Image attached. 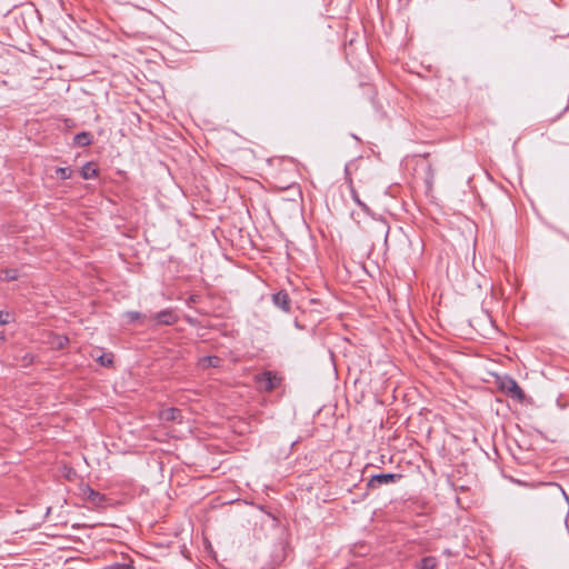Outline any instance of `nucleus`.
<instances>
[{"instance_id": "18", "label": "nucleus", "mask_w": 569, "mask_h": 569, "mask_svg": "<svg viewBox=\"0 0 569 569\" xmlns=\"http://www.w3.org/2000/svg\"><path fill=\"white\" fill-rule=\"evenodd\" d=\"M6 340V337L2 332H0V343L3 342Z\"/></svg>"}, {"instance_id": "8", "label": "nucleus", "mask_w": 569, "mask_h": 569, "mask_svg": "<svg viewBox=\"0 0 569 569\" xmlns=\"http://www.w3.org/2000/svg\"><path fill=\"white\" fill-rule=\"evenodd\" d=\"M156 320L159 323L170 325L174 321V316L170 311H162L156 316Z\"/></svg>"}, {"instance_id": "4", "label": "nucleus", "mask_w": 569, "mask_h": 569, "mask_svg": "<svg viewBox=\"0 0 569 569\" xmlns=\"http://www.w3.org/2000/svg\"><path fill=\"white\" fill-rule=\"evenodd\" d=\"M159 416L162 421H174L179 418L180 411L176 408H166L160 411Z\"/></svg>"}, {"instance_id": "6", "label": "nucleus", "mask_w": 569, "mask_h": 569, "mask_svg": "<svg viewBox=\"0 0 569 569\" xmlns=\"http://www.w3.org/2000/svg\"><path fill=\"white\" fill-rule=\"evenodd\" d=\"M19 278V272L17 269H3L0 271V280L1 281H13Z\"/></svg>"}, {"instance_id": "3", "label": "nucleus", "mask_w": 569, "mask_h": 569, "mask_svg": "<svg viewBox=\"0 0 569 569\" xmlns=\"http://www.w3.org/2000/svg\"><path fill=\"white\" fill-rule=\"evenodd\" d=\"M273 302L276 306H278L279 308H281L282 310L284 311H289L290 309V301H289V297L286 292H278L273 296Z\"/></svg>"}, {"instance_id": "11", "label": "nucleus", "mask_w": 569, "mask_h": 569, "mask_svg": "<svg viewBox=\"0 0 569 569\" xmlns=\"http://www.w3.org/2000/svg\"><path fill=\"white\" fill-rule=\"evenodd\" d=\"M397 476L396 475H392V473H387V475H379V476H376L373 478V480L380 482V483H388L390 481H393V479L396 478Z\"/></svg>"}, {"instance_id": "14", "label": "nucleus", "mask_w": 569, "mask_h": 569, "mask_svg": "<svg viewBox=\"0 0 569 569\" xmlns=\"http://www.w3.org/2000/svg\"><path fill=\"white\" fill-rule=\"evenodd\" d=\"M56 172L61 179H70L71 178V170L68 168H62V167L57 168Z\"/></svg>"}, {"instance_id": "15", "label": "nucleus", "mask_w": 569, "mask_h": 569, "mask_svg": "<svg viewBox=\"0 0 569 569\" xmlns=\"http://www.w3.org/2000/svg\"><path fill=\"white\" fill-rule=\"evenodd\" d=\"M11 315L10 312L8 311H0V323L1 325H8L9 322H11Z\"/></svg>"}, {"instance_id": "1", "label": "nucleus", "mask_w": 569, "mask_h": 569, "mask_svg": "<svg viewBox=\"0 0 569 569\" xmlns=\"http://www.w3.org/2000/svg\"><path fill=\"white\" fill-rule=\"evenodd\" d=\"M80 496L83 500L96 507L101 506L104 501V497L102 495L87 485L80 487Z\"/></svg>"}, {"instance_id": "13", "label": "nucleus", "mask_w": 569, "mask_h": 569, "mask_svg": "<svg viewBox=\"0 0 569 569\" xmlns=\"http://www.w3.org/2000/svg\"><path fill=\"white\" fill-rule=\"evenodd\" d=\"M219 359L217 357H207L201 359L200 365L203 368L210 367V366H217Z\"/></svg>"}, {"instance_id": "19", "label": "nucleus", "mask_w": 569, "mask_h": 569, "mask_svg": "<svg viewBox=\"0 0 569 569\" xmlns=\"http://www.w3.org/2000/svg\"><path fill=\"white\" fill-rule=\"evenodd\" d=\"M353 199H355V201H357L359 204H362V203L360 202V200L358 199L357 194H353Z\"/></svg>"}, {"instance_id": "7", "label": "nucleus", "mask_w": 569, "mask_h": 569, "mask_svg": "<svg viewBox=\"0 0 569 569\" xmlns=\"http://www.w3.org/2000/svg\"><path fill=\"white\" fill-rule=\"evenodd\" d=\"M74 142L81 147L89 146L92 142V137L89 132H81L74 137Z\"/></svg>"}, {"instance_id": "10", "label": "nucleus", "mask_w": 569, "mask_h": 569, "mask_svg": "<svg viewBox=\"0 0 569 569\" xmlns=\"http://www.w3.org/2000/svg\"><path fill=\"white\" fill-rule=\"evenodd\" d=\"M436 558L426 557L421 560V569H433L436 567Z\"/></svg>"}, {"instance_id": "17", "label": "nucleus", "mask_w": 569, "mask_h": 569, "mask_svg": "<svg viewBox=\"0 0 569 569\" xmlns=\"http://www.w3.org/2000/svg\"><path fill=\"white\" fill-rule=\"evenodd\" d=\"M127 316L130 319V321H133L139 318V313L137 312H129Z\"/></svg>"}, {"instance_id": "16", "label": "nucleus", "mask_w": 569, "mask_h": 569, "mask_svg": "<svg viewBox=\"0 0 569 569\" xmlns=\"http://www.w3.org/2000/svg\"><path fill=\"white\" fill-rule=\"evenodd\" d=\"M266 379L268 381V383H267L268 389H272L276 387V377L272 378L270 373H267Z\"/></svg>"}, {"instance_id": "12", "label": "nucleus", "mask_w": 569, "mask_h": 569, "mask_svg": "<svg viewBox=\"0 0 569 569\" xmlns=\"http://www.w3.org/2000/svg\"><path fill=\"white\" fill-rule=\"evenodd\" d=\"M97 361H99L102 366H110L113 361L112 353L101 355L97 357Z\"/></svg>"}, {"instance_id": "5", "label": "nucleus", "mask_w": 569, "mask_h": 569, "mask_svg": "<svg viewBox=\"0 0 569 569\" xmlns=\"http://www.w3.org/2000/svg\"><path fill=\"white\" fill-rule=\"evenodd\" d=\"M97 174H98L97 166L92 162L86 163L81 169V176L86 180L96 178Z\"/></svg>"}, {"instance_id": "9", "label": "nucleus", "mask_w": 569, "mask_h": 569, "mask_svg": "<svg viewBox=\"0 0 569 569\" xmlns=\"http://www.w3.org/2000/svg\"><path fill=\"white\" fill-rule=\"evenodd\" d=\"M68 341H69V339L67 337H64V336H57L52 340L51 345L54 348L62 349L63 347L67 346Z\"/></svg>"}, {"instance_id": "2", "label": "nucleus", "mask_w": 569, "mask_h": 569, "mask_svg": "<svg viewBox=\"0 0 569 569\" xmlns=\"http://www.w3.org/2000/svg\"><path fill=\"white\" fill-rule=\"evenodd\" d=\"M502 390H505L509 396L522 400L523 399V392L521 388L518 386V383L513 379H507L502 381L501 383Z\"/></svg>"}]
</instances>
